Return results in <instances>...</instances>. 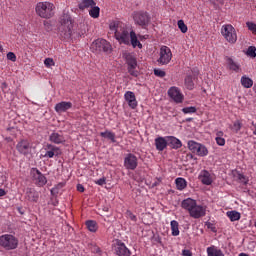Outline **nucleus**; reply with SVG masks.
Wrapping results in <instances>:
<instances>
[{
    "label": "nucleus",
    "instance_id": "nucleus-2",
    "mask_svg": "<svg viewBox=\"0 0 256 256\" xmlns=\"http://www.w3.org/2000/svg\"><path fill=\"white\" fill-rule=\"evenodd\" d=\"M58 31L62 39H71L73 35V18L70 14L64 13L60 17Z\"/></svg>",
    "mask_w": 256,
    "mask_h": 256
},
{
    "label": "nucleus",
    "instance_id": "nucleus-28",
    "mask_svg": "<svg viewBox=\"0 0 256 256\" xmlns=\"http://www.w3.org/2000/svg\"><path fill=\"white\" fill-rule=\"evenodd\" d=\"M175 183L178 191H183L187 188V180H185V178H176Z\"/></svg>",
    "mask_w": 256,
    "mask_h": 256
},
{
    "label": "nucleus",
    "instance_id": "nucleus-39",
    "mask_svg": "<svg viewBox=\"0 0 256 256\" xmlns=\"http://www.w3.org/2000/svg\"><path fill=\"white\" fill-rule=\"evenodd\" d=\"M247 55H248V57H252L253 59H255V57H256V47L255 46H249L248 50H247Z\"/></svg>",
    "mask_w": 256,
    "mask_h": 256
},
{
    "label": "nucleus",
    "instance_id": "nucleus-18",
    "mask_svg": "<svg viewBox=\"0 0 256 256\" xmlns=\"http://www.w3.org/2000/svg\"><path fill=\"white\" fill-rule=\"evenodd\" d=\"M168 95L170 99H173V101H175V103H183V94L178 87L172 86L168 90Z\"/></svg>",
    "mask_w": 256,
    "mask_h": 256
},
{
    "label": "nucleus",
    "instance_id": "nucleus-54",
    "mask_svg": "<svg viewBox=\"0 0 256 256\" xmlns=\"http://www.w3.org/2000/svg\"><path fill=\"white\" fill-rule=\"evenodd\" d=\"M5 195H7V192L5 191V189L0 188V197H5Z\"/></svg>",
    "mask_w": 256,
    "mask_h": 256
},
{
    "label": "nucleus",
    "instance_id": "nucleus-56",
    "mask_svg": "<svg viewBox=\"0 0 256 256\" xmlns=\"http://www.w3.org/2000/svg\"><path fill=\"white\" fill-rule=\"evenodd\" d=\"M238 256H249L247 253H240Z\"/></svg>",
    "mask_w": 256,
    "mask_h": 256
},
{
    "label": "nucleus",
    "instance_id": "nucleus-58",
    "mask_svg": "<svg viewBox=\"0 0 256 256\" xmlns=\"http://www.w3.org/2000/svg\"><path fill=\"white\" fill-rule=\"evenodd\" d=\"M253 91H254V93H256V85H254Z\"/></svg>",
    "mask_w": 256,
    "mask_h": 256
},
{
    "label": "nucleus",
    "instance_id": "nucleus-24",
    "mask_svg": "<svg viewBox=\"0 0 256 256\" xmlns=\"http://www.w3.org/2000/svg\"><path fill=\"white\" fill-rule=\"evenodd\" d=\"M49 141L55 145H61V143H65V136L61 132H52L49 136Z\"/></svg>",
    "mask_w": 256,
    "mask_h": 256
},
{
    "label": "nucleus",
    "instance_id": "nucleus-36",
    "mask_svg": "<svg viewBox=\"0 0 256 256\" xmlns=\"http://www.w3.org/2000/svg\"><path fill=\"white\" fill-rule=\"evenodd\" d=\"M63 187H65V183L64 182H60L58 183L56 186H54L51 190L50 193L51 195H59V191H61V189H63Z\"/></svg>",
    "mask_w": 256,
    "mask_h": 256
},
{
    "label": "nucleus",
    "instance_id": "nucleus-17",
    "mask_svg": "<svg viewBox=\"0 0 256 256\" xmlns=\"http://www.w3.org/2000/svg\"><path fill=\"white\" fill-rule=\"evenodd\" d=\"M226 67L229 71H233L234 73H241V64L239 62L235 61L233 58L226 56Z\"/></svg>",
    "mask_w": 256,
    "mask_h": 256
},
{
    "label": "nucleus",
    "instance_id": "nucleus-1",
    "mask_svg": "<svg viewBox=\"0 0 256 256\" xmlns=\"http://www.w3.org/2000/svg\"><path fill=\"white\" fill-rule=\"evenodd\" d=\"M109 29L115 35L117 41H119L122 45H132L133 49L138 47V49H143V44L139 41V37L135 31H129V27L126 26L125 23L114 20L110 22Z\"/></svg>",
    "mask_w": 256,
    "mask_h": 256
},
{
    "label": "nucleus",
    "instance_id": "nucleus-13",
    "mask_svg": "<svg viewBox=\"0 0 256 256\" xmlns=\"http://www.w3.org/2000/svg\"><path fill=\"white\" fill-rule=\"evenodd\" d=\"M32 181L37 187H45L47 185V177L37 168L31 169Z\"/></svg>",
    "mask_w": 256,
    "mask_h": 256
},
{
    "label": "nucleus",
    "instance_id": "nucleus-7",
    "mask_svg": "<svg viewBox=\"0 0 256 256\" xmlns=\"http://www.w3.org/2000/svg\"><path fill=\"white\" fill-rule=\"evenodd\" d=\"M133 19L136 25H139L142 29H147L149 23H151V16L145 11L134 12Z\"/></svg>",
    "mask_w": 256,
    "mask_h": 256
},
{
    "label": "nucleus",
    "instance_id": "nucleus-55",
    "mask_svg": "<svg viewBox=\"0 0 256 256\" xmlns=\"http://www.w3.org/2000/svg\"><path fill=\"white\" fill-rule=\"evenodd\" d=\"M138 38L140 39V41H143V39H146L145 36L143 35H138Z\"/></svg>",
    "mask_w": 256,
    "mask_h": 256
},
{
    "label": "nucleus",
    "instance_id": "nucleus-8",
    "mask_svg": "<svg viewBox=\"0 0 256 256\" xmlns=\"http://www.w3.org/2000/svg\"><path fill=\"white\" fill-rule=\"evenodd\" d=\"M188 149L189 151L196 153L198 157H207L209 155V150L205 145L193 140L188 141Z\"/></svg>",
    "mask_w": 256,
    "mask_h": 256
},
{
    "label": "nucleus",
    "instance_id": "nucleus-41",
    "mask_svg": "<svg viewBox=\"0 0 256 256\" xmlns=\"http://www.w3.org/2000/svg\"><path fill=\"white\" fill-rule=\"evenodd\" d=\"M178 29H180L181 33H187L188 28L183 20L178 21Z\"/></svg>",
    "mask_w": 256,
    "mask_h": 256
},
{
    "label": "nucleus",
    "instance_id": "nucleus-49",
    "mask_svg": "<svg viewBox=\"0 0 256 256\" xmlns=\"http://www.w3.org/2000/svg\"><path fill=\"white\" fill-rule=\"evenodd\" d=\"M106 181H107V179L105 177H102V178L96 180L95 184L100 185L102 187V185H105Z\"/></svg>",
    "mask_w": 256,
    "mask_h": 256
},
{
    "label": "nucleus",
    "instance_id": "nucleus-10",
    "mask_svg": "<svg viewBox=\"0 0 256 256\" xmlns=\"http://www.w3.org/2000/svg\"><path fill=\"white\" fill-rule=\"evenodd\" d=\"M60 151L59 147L53 144H46L43 146L42 153L44 154H41V156L44 159H53V157H59Z\"/></svg>",
    "mask_w": 256,
    "mask_h": 256
},
{
    "label": "nucleus",
    "instance_id": "nucleus-45",
    "mask_svg": "<svg viewBox=\"0 0 256 256\" xmlns=\"http://www.w3.org/2000/svg\"><path fill=\"white\" fill-rule=\"evenodd\" d=\"M126 217L130 219L131 221L136 222L137 221V216L131 212V210L126 211Z\"/></svg>",
    "mask_w": 256,
    "mask_h": 256
},
{
    "label": "nucleus",
    "instance_id": "nucleus-25",
    "mask_svg": "<svg viewBox=\"0 0 256 256\" xmlns=\"http://www.w3.org/2000/svg\"><path fill=\"white\" fill-rule=\"evenodd\" d=\"M197 204V201L193 198H186L182 201L181 207L182 209H185V211H188V213H191L192 209Z\"/></svg>",
    "mask_w": 256,
    "mask_h": 256
},
{
    "label": "nucleus",
    "instance_id": "nucleus-5",
    "mask_svg": "<svg viewBox=\"0 0 256 256\" xmlns=\"http://www.w3.org/2000/svg\"><path fill=\"white\" fill-rule=\"evenodd\" d=\"M123 57L126 61V64L128 65V73L132 76V77H139V71H137V58L135 57V54L133 53H129V52H125L123 54Z\"/></svg>",
    "mask_w": 256,
    "mask_h": 256
},
{
    "label": "nucleus",
    "instance_id": "nucleus-53",
    "mask_svg": "<svg viewBox=\"0 0 256 256\" xmlns=\"http://www.w3.org/2000/svg\"><path fill=\"white\" fill-rule=\"evenodd\" d=\"M77 191H79L80 193H84L85 192V187L82 184H78L77 185Z\"/></svg>",
    "mask_w": 256,
    "mask_h": 256
},
{
    "label": "nucleus",
    "instance_id": "nucleus-9",
    "mask_svg": "<svg viewBox=\"0 0 256 256\" xmlns=\"http://www.w3.org/2000/svg\"><path fill=\"white\" fill-rule=\"evenodd\" d=\"M91 49L96 53H111V44L105 39H97L92 43Z\"/></svg>",
    "mask_w": 256,
    "mask_h": 256
},
{
    "label": "nucleus",
    "instance_id": "nucleus-15",
    "mask_svg": "<svg viewBox=\"0 0 256 256\" xmlns=\"http://www.w3.org/2000/svg\"><path fill=\"white\" fill-rule=\"evenodd\" d=\"M189 215L193 219H201V217H205V215H207V208L202 205H197L196 203Z\"/></svg>",
    "mask_w": 256,
    "mask_h": 256
},
{
    "label": "nucleus",
    "instance_id": "nucleus-4",
    "mask_svg": "<svg viewBox=\"0 0 256 256\" xmlns=\"http://www.w3.org/2000/svg\"><path fill=\"white\" fill-rule=\"evenodd\" d=\"M0 247L6 251H13L19 247V239L11 234H3L0 236Z\"/></svg>",
    "mask_w": 256,
    "mask_h": 256
},
{
    "label": "nucleus",
    "instance_id": "nucleus-27",
    "mask_svg": "<svg viewBox=\"0 0 256 256\" xmlns=\"http://www.w3.org/2000/svg\"><path fill=\"white\" fill-rule=\"evenodd\" d=\"M95 5L96 3L94 0H82L78 7L81 11H85V9H89V7H95Z\"/></svg>",
    "mask_w": 256,
    "mask_h": 256
},
{
    "label": "nucleus",
    "instance_id": "nucleus-16",
    "mask_svg": "<svg viewBox=\"0 0 256 256\" xmlns=\"http://www.w3.org/2000/svg\"><path fill=\"white\" fill-rule=\"evenodd\" d=\"M114 251L118 256H131V250H129L127 245H125V243H123L121 240L116 242Z\"/></svg>",
    "mask_w": 256,
    "mask_h": 256
},
{
    "label": "nucleus",
    "instance_id": "nucleus-33",
    "mask_svg": "<svg viewBox=\"0 0 256 256\" xmlns=\"http://www.w3.org/2000/svg\"><path fill=\"white\" fill-rule=\"evenodd\" d=\"M170 227H171L173 237H178V235L180 233V231H179V222H177L176 220H172L170 222Z\"/></svg>",
    "mask_w": 256,
    "mask_h": 256
},
{
    "label": "nucleus",
    "instance_id": "nucleus-51",
    "mask_svg": "<svg viewBox=\"0 0 256 256\" xmlns=\"http://www.w3.org/2000/svg\"><path fill=\"white\" fill-rule=\"evenodd\" d=\"M182 255L183 256H193V252H191V250L184 249V250H182Z\"/></svg>",
    "mask_w": 256,
    "mask_h": 256
},
{
    "label": "nucleus",
    "instance_id": "nucleus-23",
    "mask_svg": "<svg viewBox=\"0 0 256 256\" xmlns=\"http://www.w3.org/2000/svg\"><path fill=\"white\" fill-rule=\"evenodd\" d=\"M73 107V103L71 102H66V101H62L59 102L55 105L54 109L56 111V113H66V111H69V109H71Z\"/></svg>",
    "mask_w": 256,
    "mask_h": 256
},
{
    "label": "nucleus",
    "instance_id": "nucleus-42",
    "mask_svg": "<svg viewBox=\"0 0 256 256\" xmlns=\"http://www.w3.org/2000/svg\"><path fill=\"white\" fill-rule=\"evenodd\" d=\"M154 75L156 77H160L161 79H163V77H165V75H167V73L159 68H155L154 69Z\"/></svg>",
    "mask_w": 256,
    "mask_h": 256
},
{
    "label": "nucleus",
    "instance_id": "nucleus-20",
    "mask_svg": "<svg viewBox=\"0 0 256 256\" xmlns=\"http://www.w3.org/2000/svg\"><path fill=\"white\" fill-rule=\"evenodd\" d=\"M199 181H201L202 185H212L213 183V175L208 170H201L199 176Z\"/></svg>",
    "mask_w": 256,
    "mask_h": 256
},
{
    "label": "nucleus",
    "instance_id": "nucleus-47",
    "mask_svg": "<svg viewBox=\"0 0 256 256\" xmlns=\"http://www.w3.org/2000/svg\"><path fill=\"white\" fill-rule=\"evenodd\" d=\"M44 65H45L46 67H53V65H55V62L53 61L52 58H46V59L44 60Z\"/></svg>",
    "mask_w": 256,
    "mask_h": 256
},
{
    "label": "nucleus",
    "instance_id": "nucleus-43",
    "mask_svg": "<svg viewBox=\"0 0 256 256\" xmlns=\"http://www.w3.org/2000/svg\"><path fill=\"white\" fill-rule=\"evenodd\" d=\"M246 27H248L249 31L253 33V35H256V24L253 22H247Z\"/></svg>",
    "mask_w": 256,
    "mask_h": 256
},
{
    "label": "nucleus",
    "instance_id": "nucleus-19",
    "mask_svg": "<svg viewBox=\"0 0 256 256\" xmlns=\"http://www.w3.org/2000/svg\"><path fill=\"white\" fill-rule=\"evenodd\" d=\"M124 99L127 102L130 109H137V97L135 96V92L133 91H126L124 94Z\"/></svg>",
    "mask_w": 256,
    "mask_h": 256
},
{
    "label": "nucleus",
    "instance_id": "nucleus-6",
    "mask_svg": "<svg viewBox=\"0 0 256 256\" xmlns=\"http://www.w3.org/2000/svg\"><path fill=\"white\" fill-rule=\"evenodd\" d=\"M221 35L228 43H237V31L231 24H224L221 28Z\"/></svg>",
    "mask_w": 256,
    "mask_h": 256
},
{
    "label": "nucleus",
    "instance_id": "nucleus-12",
    "mask_svg": "<svg viewBox=\"0 0 256 256\" xmlns=\"http://www.w3.org/2000/svg\"><path fill=\"white\" fill-rule=\"evenodd\" d=\"M16 150L18 153H20V155L27 157V155H31V151H33V145L29 140L22 139L17 143Z\"/></svg>",
    "mask_w": 256,
    "mask_h": 256
},
{
    "label": "nucleus",
    "instance_id": "nucleus-29",
    "mask_svg": "<svg viewBox=\"0 0 256 256\" xmlns=\"http://www.w3.org/2000/svg\"><path fill=\"white\" fill-rule=\"evenodd\" d=\"M226 216L228 217V219H230V221L233 223L235 221H239V219H241V213L232 210V211H228L226 213Z\"/></svg>",
    "mask_w": 256,
    "mask_h": 256
},
{
    "label": "nucleus",
    "instance_id": "nucleus-3",
    "mask_svg": "<svg viewBox=\"0 0 256 256\" xmlns=\"http://www.w3.org/2000/svg\"><path fill=\"white\" fill-rule=\"evenodd\" d=\"M55 5L50 2H39L36 5V13L42 19H51L55 15Z\"/></svg>",
    "mask_w": 256,
    "mask_h": 256
},
{
    "label": "nucleus",
    "instance_id": "nucleus-21",
    "mask_svg": "<svg viewBox=\"0 0 256 256\" xmlns=\"http://www.w3.org/2000/svg\"><path fill=\"white\" fill-rule=\"evenodd\" d=\"M25 199L30 203H37L39 201V192L35 188H27Z\"/></svg>",
    "mask_w": 256,
    "mask_h": 256
},
{
    "label": "nucleus",
    "instance_id": "nucleus-48",
    "mask_svg": "<svg viewBox=\"0 0 256 256\" xmlns=\"http://www.w3.org/2000/svg\"><path fill=\"white\" fill-rule=\"evenodd\" d=\"M215 141L219 147H225V138H215Z\"/></svg>",
    "mask_w": 256,
    "mask_h": 256
},
{
    "label": "nucleus",
    "instance_id": "nucleus-22",
    "mask_svg": "<svg viewBox=\"0 0 256 256\" xmlns=\"http://www.w3.org/2000/svg\"><path fill=\"white\" fill-rule=\"evenodd\" d=\"M154 143L157 151H165V149H167V145H169L167 136H159L155 138Z\"/></svg>",
    "mask_w": 256,
    "mask_h": 256
},
{
    "label": "nucleus",
    "instance_id": "nucleus-44",
    "mask_svg": "<svg viewBox=\"0 0 256 256\" xmlns=\"http://www.w3.org/2000/svg\"><path fill=\"white\" fill-rule=\"evenodd\" d=\"M237 179L240 181V183H243L244 185H247L249 183V178L243 174H238Z\"/></svg>",
    "mask_w": 256,
    "mask_h": 256
},
{
    "label": "nucleus",
    "instance_id": "nucleus-59",
    "mask_svg": "<svg viewBox=\"0 0 256 256\" xmlns=\"http://www.w3.org/2000/svg\"><path fill=\"white\" fill-rule=\"evenodd\" d=\"M187 121H193V118H188Z\"/></svg>",
    "mask_w": 256,
    "mask_h": 256
},
{
    "label": "nucleus",
    "instance_id": "nucleus-31",
    "mask_svg": "<svg viewBox=\"0 0 256 256\" xmlns=\"http://www.w3.org/2000/svg\"><path fill=\"white\" fill-rule=\"evenodd\" d=\"M208 256H223V251L221 249H217L215 246H210L207 248Z\"/></svg>",
    "mask_w": 256,
    "mask_h": 256
},
{
    "label": "nucleus",
    "instance_id": "nucleus-52",
    "mask_svg": "<svg viewBox=\"0 0 256 256\" xmlns=\"http://www.w3.org/2000/svg\"><path fill=\"white\" fill-rule=\"evenodd\" d=\"M225 136L223 131H217L215 139H222Z\"/></svg>",
    "mask_w": 256,
    "mask_h": 256
},
{
    "label": "nucleus",
    "instance_id": "nucleus-40",
    "mask_svg": "<svg viewBox=\"0 0 256 256\" xmlns=\"http://www.w3.org/2000/svg\"><path fill=\"white\" fill-rule=\"evenodd\" d=\"M241 127H243V124H241V121L239 120H236L234 123H233V131H235V133H239V131H241Z\"/></svg>",
    "mask_w": 256,
    "mask_h": 256
},
{
    "label": "nucleus",
    "instance_id": "nucleus-38",
    "mask_svg": "<svg viewBox=\"0 0 256 256\" xmlns=\"http://www.w3.org/2000/svg\"><path fill=\"white\" fill-rule=\"evenodd\" d=\"M182 113L185 115H191L193 113H197V108L195 106L185 107L182 109Z\"/></svg>",
    "mask_w": 256,
    "mask_h": 256
},
{
    "label": "nucleus",
    "instance_id": "nucleus-50",
    "mask_svg": "<svg viewBox=\"0 0 256 256\" xmlns=\"http://www.w3.org/2000/svg\"><path fill=\"white\" fill-rule=\"evenodd\" d=\"M206 225L213 233H217V228L215 227V224L208 222Z\"/></svg>",
    "mask_w": 256,
    "mask_h": 256
},
{
    "label": "nucleus",
    "instance_id": "nucleus-46",
    "mask_svg": "<svg viewBox=\"0 0 256 256\" xmlns=\"http://www.w3.org/2000/svg\"><path fill=\"white\" fill-rule=\"evenodd\" d=\"M7 59H8L9 61H12L13 63H15V62L17 61V56L15 55V53L9 52V53L7 54Z\"/></svg>",
    "mask_w": 256,
    "mask_h": 256
},
{
    "label": "nucleus",
    "instance_id": "nucleus-32",
    "mask_svg": "<svg viewBox=\"0 0 256 256\" xmlns=\"http://www.w3.org/2000/svg\"><path fill=\"white\" fill-rule=\"evenodd\" d=\"M86 227L91 233H97V230L99 229V226H97V222L94 220L86 221Z\"/></svg>",
    "mask_w": 256,
    "mask_h": 256
},
{
    "label": "nucleus",
    "instance_id": "nucleus-57",
    "mask_svg": "<svg viewBox=\"0 0 256 256\" xmlns=\"http://www.w3.org/2000/svg\"><path fill=\"white\" fill-rule=\"evenodd\" d=\"M3 52V45L0 44V53Z\"/></svg>",
    "mask_w": 256,
    "mask_h": 256
},
{
    "label": "nucleus",
    "instance_id": "nucleus-11",
    "mask_svg": "<svg viewBox=\"0 0 256 256\" xmlns=\"http://www.w3.org/2000/svg\"><path fill=\"white\" fill-rule=\"evenodd\" d=\"M171 59H173V53L171 52V48L167 46H162L160 48V57L157 60L159 65H169V63H171Z\"/></svg>",
    "mask_w": 256,
    "mask_h": 256
},
{
    "label": "nucleus",
    "instance_id": "nucleus-26",
    "mask_svg": "<svg viewBox=\"0 0 256 256\" xmlns=\"http://www.w3.org/2000/svg\"><path fill=\"white\" fill-rule=\"evenodd\" d=\"M167 139H168V145L172 149H181V147H183V143L177 137L167 136Z\"/></svg>",
    "mask_w": 256,
    "mask_h": 256
},
{
    "label": "nucleus",
    "instance_id": "nucleus-35",
    "mask_svg": "<svg viewBox=\"0 0 256 256\" xmlns=\"http://www.w3.org/2000/svg\"><path fill=\"white\" fill-rule=\"evenodd\" d=\"M100 137H103L104 139H110L112 143H116L117 140H115V133L111 131H105L100 133Z\"/></svg>",
    "mask_w": 256,
    "mask_h": 256
},
{
    "label": "nucleus",
    "instance_id": "nucleus-37",
    "mask_svg": "<svg viewBox=\"0 0 256 256\" xmlns=\"http://www.w3.org/2000/svg\"><path fill=\"white\" fill-rule=\"evenodd\" d=\"M185 87L189 89V91H192L195 87V83H193V76H186L185 78Z\"/></svg>",
    "mask_w": 256,
    "mask_h": 256
},
{
    "label": "nucleus",
    "instance_id": "nucleus-30",
    "mask_svg": "<svg viewBox=\"0 0 256 256\" xmlns=\"http://www.w3.org/2000/svg\"><path fill=\"white\" fill-rule=\"evenodd\" d=\"M240 81L242 87H244L245 89H251V87H253V79L247 76H242Z\"/></svg>",
    "mask_w": 256,
    "mask_h": 256
},
{
    "label": "nucleus",
    "instance_id": "nucleus-14",
    "mask_svg": "<svg viewBox=\"0 0 256 256\" xmlns=\"http://www.w3.org/2000/svg\"><path fill=\"white\" fill-rule=\"evenodd\" d=\"M139 165V162L137 160V156L135 154H127L124 158V167L130 171H135L137 169V166Z\"/></svg>",
    "mask_w": 256,
    "mask_h": 256
},
{
    "label": "nucleus",
    "instance_id": "nucleus-34",
    "mask_svg": "<svg viewBox=\"0 0 256 256\" xmlns=\"http://www.w3.org/2000/svg\"><path fill=\"white\" fill-rule=\"evenodd\" d=\"M101 13V8L99 6H92L89 10V15L92 19H99V15Z\"/></svg>",
    "mask_w": 256,
    "mask_h": 256
}]
</instances>
